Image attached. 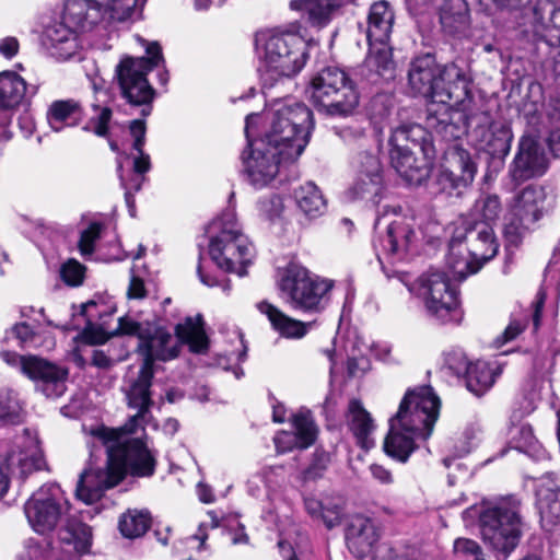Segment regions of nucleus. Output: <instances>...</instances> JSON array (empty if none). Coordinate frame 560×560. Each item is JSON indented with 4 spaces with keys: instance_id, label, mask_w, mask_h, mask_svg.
<instances>
[{
    "instance_id": "nucleus-1",
    "label": "nucleus",
    "mask_w": 560,
    "mask_h": 560,
    "mask_svg": "<svg viewBox=\"0 0 560 560\" xmlns=\"http://www.w3.org/2000/svg\"><path fill=\"white\" fill-rule=\"evenodd\" d=\"M259 115L245 118L247 148L242 152L243 174L256 189L268 186L281 168L293 164L310 142L314 128L312 110L301 102H278L266 116L262 135L252 138L250 131Z\"/></svg>"
},
{
    "instance_id": "nucleus-2",
    "label": "nucleus",
    "mask_w": 560,
    "mask_h": 560,
    "mask_svg": "<svg viewBox=\"0 0 560 560\" xmlns=\"http://www.w3.org/2000/svg\"><path fill=\"white\" fill-rule=\"evenodd\" d=\"M106 448V462L96 466L91 460L80 474L75 494L86 504L98 501L107 489L117 486L127 474L148 478L154 475L155 455L139 438H128L131 433L100 425L90 431Z\"/></svg>"
},
{
    "instance_id": "nucleus-3",
    "label": "nucleus",
    "mask_w": 560,
    "mask_h": 560,
    "mask_svg": "<svg viewBox=\"0 0 560 560\" xmlns=\"http://www.w3.org/2000/svg\"><path fill=\"white\" fill-rule=\"evenodd\" d=\"M431 110L429 128L441 140L451 142L467 136L469 144L487 155L490 172L497 174L503 168L514 138L510 124L493 120L489 112L476 108L471 94L453 114L444 106Z\"/></svg>"
},
{
    "instance_id": "nucleus-4",
    "label": "nucleus",
    "mask_w": 560,
    "mask_h": 560,
    "mask_svg": "<svg viewBox=\"0 0 560 560\" xmlns=\"http://www.w3.org/2000/svg\"><path fill=\"white\" fill-rule=\"evenodd\" d=\"M96 307L94 301L81 304V315L86 317V326L78 334L74 340L85 346L103 345L114 337L130 336L139 339L136 350H178L177 347H188V350H208L209 338L206 332V323L201 314L187 316L175 325L174 336L176 345L168 347L173 339L172 334L155 323H139L129 316L118 318V324L112 331L92 323L93 315L89 314L91 308Z\"/></svg>"
},
{
    "instance_id": "nucleus-5",
    "label": "nucleus",
    "mask_w": 560,
    "mask_h": 560,
    "mask_svg": "<svg viewBox=\"0 0 560 560\" xmlns=\"http://www.w3.org/2000/svg\"><path fill=\"white\" fill-rule=\"evenodd\" d=\"M440 407L441 400L430 385L408 389L398 411L389 419L385 453L397 462L406 463L417 448L416 441L431 436Z\"/></svg>"
},
{
    "instance_id": "nucleus-6",
    "label": "nucleus",
    "mask_w": 560,
    "mask_h": 560,
    "mask_svg": "<svg viewBox=\"0 0 560 560\" xmlns=\"http://www.w3.org/2000/svg\"><path fill=\"white\" fill-rule=\"evenodd\" d=\"M466 73L454 62L440 65L431 52L415 57L408 70V85L415 96L428 100L425 124L432 114L431 109L444 106L453 114L460 105H465L471 92Z\"/></svg>"
},
{
    "instance_id": "nucleus-7",
    "label": "nucleus",
    "mask_w": 560,
    "mask_h": 560,
    "mask_svg": "<svg viewBox=\"0 0 560 560\" xmlns=\"http://www.w3.org/2000/svg\"><path fill=\"white\" fill-rule=\"evenodd\" d=\"M255 48L262 93L283 78L300 73L310 57L308 44L292 31H260L255 36Z\"/></svg>"
},
{
    "instance_id": "nucleus-8",
    "label": "nucleus",
    "mask_w": 560,
    "mask_h": 560,
    "mask_svg": "<svg viewBox=\"0 0 560 560\" xmlns=\"http://www.w3.org/2000/svg\"><path fill=\"white\" fill-rule=\"evenodd\" d=\"M137 40L145 48L147 56L124 57L115 68L121 97L131 106H140L141 115L149 116L152 112V103L155 97V90L148 81V73L154 68L162 67L158 79L160 84L166 85L170 80L168 71L165 68V59L161 45L158 42H148L140 36Z\"/></svg>"
},
{
    "instance_id": "nucleus-9",
    "label": "nucleus",
    "mask_w": 560,
    "mask_h": 560,
    "mask_svg": "<svg viewBox=\"0 0 560 560\" xmlns=\"http://www.w3.org/2000/svg\"><path fill=\"white\" fill-rule=\"evenodd\" d=\"M499 249L493 229L487 223H472L463 220L455 228L448 244L446 265L453 275L466 279L492 259Z\"/></svg>"
},
{
    "instance_id": "nucleus-10",
    "label": "nucleus",
    "mask_w": 560,
    "mask_h": 560,
    "mask_svg": "<svg viewBox=\"0 0 560 560\" xmlns=\"http://www.w3.org/2000/svg\"><path fill=\"white\" fill-rule=\"evenodd\" d=\"M210 234L209 255L222 270L243 277L253 262L255 247L242 233L234 209H225L208 226Z\"/></svg>"
},
{
    "instance_id": "nucleus-11",
    "label": "nucleus",
    "mask_w": 560,
    "mask_h": 560,
    "mask_svg": "<svg viewBox=\"0 0 560 560\" xmlns=\"http://www.w3.org/2000/svg\"><path fill=\"white\" fill-rule=\"evenodd\" d=\"M310 101L329 116L347 117L359 105V92L349 75L338 67H326L311 80L306 90Z\"/></svg>"
},
{
    "instance_id": "nucleus-12",
    "label": "nucleus",
    "mask_w": 560,
    "mask_h": 560,
    "mask_svg": "<svg viewBox=\"0 0 560 560\" xmlns=\"http://www.w3.org/2000/svg\"><path fill=\"white\" fill-rule=\"evenodd\" d=\"M520 506L518 499L508 497L479 512L481 538L493 551L506 556L518 545L523 526Z\"/></svg>"
},
{
    "instance_id": "nucleus-13",
    "label": "nucleus",
    "mask_w": 560,
    "mask_h": 560,
    "mask_svg": "<svg viewBox=\"0 0 560 560\" xmlns=\"http://www.w3.org/2000/svg\"><path fill=\"white\" fill-rule=\"evenodd\" d=\"M178 352H143L139 370L136 375H128L125 378V393L127 406L137 409V413L131 416L122 425V430L129 433H137L139 429L143 430L144 424L149 423L151 417L152 399V380L162 369L160 362H165L177 358Z\"/></svg>"
},
{
    "instance_id": "nucleus-14",
    "label": "nucleus",
    "mask_w": 560,
    "mask_h": 560,
    "mask_svg": "<svg viewBox=\"0 0 560 560\" xmlns=\"http://www.w3.org/2000/svg\"><path fill=\"white\" fill-rule=\"evenodd\" d=\"M80 31H94V27L78 0H66L61 19L44 27L40 45L52 58L69 60L78 52Z\"/></svg>"
},
{
    "instance_id": "nucleus-15",
    "label": "nucleus",
    "mask_w": 560,
    "mask_h": 560,
    "mask_svg": "<svg viewBox=\"0 0 560 560\" xmlns=\"http://www.w3.org/2000/svg\"><path fill=\"white\" fill-rule=\"evenodd\" d=\"M334 287L331 280L312 276L310 271L295 262L283 270L279 289L287 302L303 312L319 313L329 302V293Z\"/></svg>"
},
{
    "instance_id": "nucleus-16",
    "label": "nucleus",
    "mask_w": 560,
    "mask_h": 560,
    "mask_svg": "<svg viewBox=\"0 0 560 560\" xmlns=\"http://www.w3.org/2000/svg\"><path fill=\"white\" fill-rule=\"evenodd\" d=\"M452 280L463 281L455 277L447 265V271L430 268L422 273L412 285V291L422 299L431 316L442 323L457 322L459 317L458 292Z\"/></svg>"
},
{
    "instance_id": "nucleus-17",
    "label": "nucleus",
    "mask_w": 560,
    "mask_h": 560,
    "mask_svg": "<svg viewBox=\"0 0 560 560\" xmlns=\"http://www.w3.org/2000/svg\"><path fill=\"white\" fill-rule=\"evenodd\" d=\"M546 198L545 188L533 184L511 198L503 224L504 237L510 244L517 245L530 226L547 213Z\"/></svg>"
},
{
    "instance_id": "nucleus-18",
    "label": "nucleus",
    "mask_w": 560,
    "mask_h": 560,
    "mask_svg": "<svg viewBox=\"0 0 560 560\" xmlns=\"http://www.w3.org/2000/svg\"><path fill=\"white\" fill-rule=\"evenodd\" d=\"M2 360L35 383L36 390L47 398H58L67 389L68 368L36 354L0 352Z\"/></svg>"
},
{
    "instance_id": "nucleus-19",
    "label": "nucleus",
    "mask_w": 560,
    "mask_h": 560,
    "mask_svg": "<svg viewBox=\"0 0 560 560\" xmlns=\"http://www.w3.org/2000/svg\"><path fill=\"white\" fill-rule=\"evenodd\" d=\"M533 12L535 52L560 73V0H537Z\"/></svg>"
},
{
    "instance_id": "nucleus-20",
    "label": "nucleus",
    "mask_w": 560,
    "mask_h": 560,
    "mask_svg": "<svg viewBox=\"0 0 560 560\" xmlns=\"http://www.w3.org/2000/svg\"><path fill=\"white\" fill-rule=\"evenodd\" d=\"M44 466L45 460L36 432L24 429L23 433L15 438L12 448L7 454L4 466L0 458V497L8 491L9 476L24 480Z\"/></svg>"
},
{
    "instance_id": "nucleus-21",
    "label": "nucleus",
    "mask_w": 560,
    "mask_h": 560,
    "mask_svg": "<svg viewBox=\"0 0 560 560\" xmlns=\"http://www.w3.org/2000/svg\"><path fill=\"white\" fill-rule=\"evenodd\" d=\"M83 7L94 31L110 37L117 24L133 22L142 14L147 0H78Z\"/></svg>"
},
{
    "instance_id": "nucleus-22",
    "label": "nucleus",
    "mask_w": 560,
    "mask_h": 560,
    "mask_svg": "<svg viewBox=\"0 0 560 560\" xmlns=\"http://www.w3.org/2000/svg\"><path fill=\"white\" fill-rule=\"evenodd\" d=\"M69 503L56 483L44 485L26 501L24 511L32 528L46 534L56 528L67 514Z\"/></svg>"
},
{
    "instance_id": "nucleus-23",
    "label": "nucleus",
    "mask_w": 560,
    "mask_h": 560,
    "mask_svg": "<svg viewBox=\"0 0 560 560\" xmlns=\"http://www.w3.org/2000/svg\"><path fill=\"white\" fill-rule=\"evenodd\" d=\"M547 168L548 160L540 143L529 135L522 136L509 166L510 189H515L528 179L542 176Z\"/></svg>"
},
{
    "instance_id": "nucleus-24",
    "label": "nucleus",
    "mask_w": 560,
    "mask_h": 560,
    "mask_svg": "<svg viewBox=\"0 0 560 560\" xmlns=\"http://www.w3.org/2000/svg\"><path fill=\"white\" fill-rule=\"evenodd\" d=\"M383 189V172L378 158L368 152H361L358 155L355 177L348 189L349 198L352 200L365 199L376 206Z\"/></svg>"
},
{
    "instance_id": "nucleus-25",
    "label": "nucleus",
    "mask_w": 560,
    "mask_h": 560,
    "mask_svg": "<svg viewBox=\"0 0 560 560\" xmlns=\"http://www.w3.org/2000/svg\"><path fill=\"white\" fill-rule=\"evenodd\" d=\"M129 131L133 138L132 149L137 152L133 156L132 173L128 175L124 173L120 160L117 161V173L125 192L130 190L135 195L141 189L145 180V173L151 168V161L150 155L143 151L147 132L145 121L143 119L131 120Z\"/></svg>"
},
{
    "instance_id": "nucleus-26",
    "label": "nucleus",
    "mask_w": 560,
    "mask_h": 560,
    "mask_svg": "<svg viewBox=\"0 0 560 560\" xmlns=\"http://www.w3.org/2000/svg\"><path fill=\"white\" fill-rule=\"evenodd\" d=\"M548 295H552L557 301L560 296V271H559V280L553 284H547V280H545L544 284L540 287L536 294V300L532 304V311H524L520 314L513 315L510 324L504 329V331L499 335L492 342L494 348H501L508 342L514 340L523 330L529 322V318L533 324V329L536 331L540 325L541 311L545 304V301Z\"/></svg>"
},
{
    "instance_id": "nucleus-27",
    "label": "nucleus",
    "mask_w": 560,
    "mask_h": 560,
    "mask_svg": "<svg viewBox=\"0 0 560 560\" xmlns=\"http://www.w3.org/2000/svg\"><path fill=\"white\" fill-rule=\"evenodd\" d=\"M535 497L542 528L560 529V479L556 472H546L538 479Z\"/></svg>"
},
{
    "instance_id": "nucleus-28",
    "label": "nucleus",
    "mask_w": 560,
    "mask_h": 560,
    "mask_svg": "<svg viewBox=\"0 0 560 560\" xmlns=\"http://www.w3.org/2000/svg\"><path fill=\"white\" fill-rule=\"evenodd\" d=\"M452 170L441 172L439 182L444 189H460L469 186L477 173V164L468 150L454 144L447 151Z\"/></svg>"
},
{
    "instance_id": "nucleus-29",
    "label": "nucleus",
    "mask_w": 560,
    "mask_h": 560,
    "mask_svg": "<svg viewBox=\"0 0 560 560\" xmlns=\"http://www.w3.org/2000/svg\"><path fill=\"white\" fill-rule=\"evenodd\" d=\"M361 83L365 86L382 89L396 77V66L388 48L370 50L360 67Z\"/></svg>"
},
{
    "instance_id": "nucleus-30",
    "label": "nucleus",
    "mask_w": 560,
    "mask_h": 560,
    "mask_svg": "<svg viewBox=\"0 0 560 560\" xmlns=\"http://www.w3.org/2000/svg\"><path fill=\"white\" fill-rule=\"evenodd\" d=\"M345 536L348 549L357 558L368 556L380 538L374 522L362 514H354L349 517Z\"/></svg>"
},
{
    "instance_id": "nucleus-31",
    "label": "nucleus",
    "mask_w": 560,
    "mask_h": 560,
    "mask_svg": "<svg viewBox=\"0 0 560 560\" xmlns=\"http://www.w3.org/2000/svg\"><path fill=\"white\" fill-rule=\"evenodd\" d=\"M295 433L281 432L273 439L277 451L285 453L294 447L306 448L316 439L317 429L308 410H301L292 419Z\"/></svg>"
},
{
    "instance_id": "nucleus-32",
    "label": "nucleus",
    "mask_w": 560,
    "mask_h": 560,
    "mask_svg": "<svg viewBox=\"0 0 560 560\" xmlns=\"http://www.w3.org/2000/svg\"><path fill=\"white\" fill-rule=\"evenodd\" d=\"M37 93V86H27L25 80L14 71L0 72V109L9 110L28 104Z\"/></svg>"
},
{
    "instance_id": "nucleus-33",
    "label": "nucleus",
    "mask_w": 560,
    "mask_h": 560,
    "mask_svg": "<svg viewBox=\"0 0 560 560\" xmlns=\"http://www.w3.org/2000/svg\"><path fill=\"white\" fill-rule=\"evenodd\" d=\"M504 366L505 362L498 360L492 362L477 360L475 362L470 361L468 366L462 364L458 369L466 370L465 381L467 389L476 396H481L493 386Z\"/></svg>"
},
{
    "instance_id": "nucleus-34",
    "label": "nucleus",
    "mask_w": 560,
    "mask_h": 560,
    "mask_svg": "<svg viewBox=\"0 0 560 560\" xmlns=\"http://www.w3.org/2000/svg\"><path fill=\"white\" fill-rule=\"evenodd\" d=\"M436 136L427 125H405L396 128L389 139L390 145H408L411 143L413 148H418L424 159L430 161L435 158V149L432 137Z\"/></svg>"
},
{
    "instance_id": "nucleus-35",
    "label": "nucleus",
    "mask_w": 560,
    "mask_h": 560,
    "mask_svg": "<svg viewBox=\"0 0 560 560\" xmlns=\"http://www.w3.org/2000/svg\"><path fill=\"white\" fill-rule=\"evenodd\" d=\"M346 422L359 446L365 450L373 446L374 441L372 434L375 431L374 420L371 413L363 407L361 400L351 399L349 401L346 412Z\"/></svg>"
},
{
    "instance_id": "nucleus-36",
    "label": "nucleus",
    "mask_w": 560,
    "mask_h": 560,
    "mask_svg": "<svg viewBox=\"0 0 560 560\" xmlns=\"http://www.w3.org/2000/svg\"><path fill=\"white\" fill-rule=\"evenodd\" d=\"M390 163L399 176L409 185H420L428 176L425 165L419 162L409 145H392Z\"/></svg>"
},
{
    "instance_id": "nucleus-37",
    "label": "nucleus",
    "mask_w": 560,
    "mask_h": 560,
    "mask_svg": "<svg viewBox=\"0 0 560 560\" xmlns=\"http://www.w3.org/2000/svg\"><path fill=\"white\" fill-rule=\"evenodd\" d=\"M440 23L451 36L465 35L469 28V9L466 0H444L439 7Z\"/></svg>"
},
{
    "instance_id": "nucleus-38",
    "label": "nucleus",
    "mask_w": 560,
    "mask_h": 560,
    "mask_svg": "<svg viewBox=\"0 0 560 560\" xmlns=\"http://www.w3.org/2000/svg\"><path fill=\"white\" fill-rule=\"evenodd\" d=\"M394 24V12L388 2L378 1L371 5L368 15L366 38L370 44H386Z\"/></svg>"
},
{
    "instance_id": "nucleus-39",
    "label": "nucleus",
    "mask_w": 560,
    "mask_h": 560,
    "mask_svg": "<svg viewBox=\"0 0 560 560\" xmlns=\"http://www.w3.org/2000/svg\"><path fill=\"white\" fill-rule=\"evenodd\" d=\"M84 113L81 104L73 100L54 101L46 113L49 127L56 131H62L68 127L78 126L83 119Z\"/></svg>"
},
{
    "instance_id": "nucleus-40",
    "label": "nucleus",
    "mask_w": 560,
    "mask_h": 560,
    "mask_svg": "<svg viewBox=\"0 0 560 560\" xmlns=\"http://www.w3.org/2000/svg\"><path fill=\"white\" fill-rule=\"evenodd\" d=\"M103 228L104 225L101 222H92L81 232L78 248L84 259H92L96 252V241L100 240ZM96 259L104 261L122 259L119 242L116 240L110 244V250L108 253H102V247H100L97 249Z\"/></svg>"
},
{
    "instance_id": "nucleus-41",
    "label": "nucleus",
    "mask_w": 560,
    "mask_h": 560,
    "mask_svg": "<svg viewBox=\"0 0 560 560\" xmlns=\"http://www.w3.org/2000/svg\"><path fill=\"white\" fill-rule=\"evenodd\" d=\"M341 4L342 0H292L289 7L293 11L303 12L312 26L324 27Z\"/></svg>"
},
{
    "instance_id": "nucleus-42",
    "label": "nucleus",
    "mask_w": 560,
    "mask_h": 560,
    "mask_svg": "<svg viewBox=\"0 0 560 560\" xmlns=\"http://www.w3.org/2000/svg\"><path fill=\"white\" fill-rule=\"evenodd\" d=\"M525 402V408L514 409L512 411L510 416V425L508 429L510 444L513 448L521 452H527L532 448H535L537 443L532 427L528 423L522 422L523 417L529 415L533 411L530 404L528 401Z\"/></svg>"
},
{
    "instance_id": "nucleus-43",
    "label": "nucleus",
    "mask_w": 560,
    "mask_h": 560,
    "mask_svg": "<svg viewBox=\"0 0 560 560\" xmlns=\"http://www.w3.org/2000/svg\"><path fill=\"white\" fill-rule=\"evenodd\" d=\"M304 506L313 520L322 521L328 529L338 526L341 522L343 508L339 499L307 497L304 499Z\"/></svg>"
},
{
    "instance_id": "nucleus-44",
    "label": "nucleus",
    "mask_w": 560,
    "mask_h": 560,
    "mask_svg": "<svg viewBox=\"0 0 560 560\" xmlns=\"http://www.w3.org/2000/svg\"><path fill=\"white\" fill-rule=\"evenodd\" d=\"M258 311L266 315L272 328L287 338H301L307 332L310 324L293 319L267 301L257 303Z\"/></svg>"
},
{
    "instance_id": "nucleus-45",
    "label": "nucleus",
    "mask_w": 560,
    "mask_h": 560,
    "mask_svg": "<svg viewBox=\"0 0 560 560\" xmlns=\"http://www.w3.org/2000/svg\"><path fill=\"white\" fill-rule=\"evenodd\" d=\"M416 238V232L405 220H394L387 226L385 237L382 240L384 249L390 255L405 254Z\"/></svg>"
},
{
    "instance_id": "nucleus-46",
    "label": "nucleus",
    "mask_w": 560,
    "mask_h": 560,
    "mask_svg": "<svg viewBox=\"0 0 560 560\" xmlns=\"http://www.w3.org/2000/svg\"><path fill=\"white\" fill-rule=\"evenodd\" d=\"M63 544L72 545L79 553H88L92 542V529L77 518H68L66 526L59 533Z\"/></svg>"
},
{
    "instance_id": "nucleus-47",
    "label": "nucleus",
    "mask_w": 560,
    "mask_h": 560,
    "mask_svg": "<svg viewBox=\"0 0 560 560\" xmlns=\"http://www.w3.org/2000/svg\"><path fill=\"white\" fill-rule=\"evenodd\" d=\"M502 212V202L497 194H481L470 210L472 223H487L491 226Z\"/></svg>"
},
{
    "instance_id": "nucleus-48",
    "label": "nucleus",
    "mask_w": 560,
    "mask_h": 560,
    "mask_svg": "<svg viewBox=\"0 0 560 560\" xmlns=\"http://www.w3.org/2000/svg\"><path fill=\"white\" fill-rule=\"evenodd\" d=\"M294 197L300 210L308 217L319 215L326 208V201L320 190L313 183L300 186L295 190Z\"/></svg>"
},
{
    "instance_id": "nucleus-49",
    "label": "nucleus",
    "mask_w": 560,
    "mask_h": 560,
    "mask_svg": "<svg viewBox=\"0 0 560 560\" xmlns=\"http://www.w3.org/2000/svg\"><path fill=\"white\" fill-rule=\"evenodd\" d=\"M24 408L19 394L11 388L0 389V422L19 424L23 421Z\"/></svg>"
},
{
    "instance_id": "nucleus-50",
    "label": "nucleus",
    "mask_w": 560,
    "mask_h": 560,
    "mask_svg": "<svg viewBox=\"0 0 560 560\" xmlns=\"http://www.w3.org/2000/svg\"><path fill=\"white\" fill-rule=\"evenodd\" d=\"M150 525V514L143 510H128L119 518V530L127 538H137L144 535Z\"/></svg>"
},
{
    "instance_id": "nucleus-51",
    "label": "nucleus",
    "mask_w": 560,
    "mask_h": 560,
    "mask_svg": "<svg viewBox=\"0 0 560 560\" xmlns=\"http://www.w3.org/2000/svg\"><path fill=\"white\" fill-rule=\"evenodd\" d=\"M256 210L262 220L273 223L284 210L283 199L275 192L260 196L256 201Z\"/></svg>"
},
{
    "instance_id": "nucleus-52",
    "label": "nucleus",
    "mask_w": 560,
    "mask_h": 560,
    "mask_svg": "<svg viewBox=\"0 0 560 560\" xmlns=\"http://www.w3.org/2000/svg\"><path fill=\"white\" fill-rule=\"evenodd\" d=\"M92 108L95 114L89 118L82 129L86 132H93L97 137H108L113 115L112 109L107 106L102 107L97 104H93Z\"/></svg>"
},
{
    "instance_id": "nucleus-53",
    "label": "nucleus",
    "mask_w": 560,
    "mask_h": 560,
    "mask_svg": "<svg viewBox=\"0 0 560 560\" xmlns=\"http://www.w3.org/2000/svg\"><path fill=\"white\" fill-rule=\"evenodd\" d=\"M201 354L210 353V358L214 359V365L224 371H232L235 378L240 380L244 372L240 364L247 358V352H200Z\"/></svg>"
},
{
    "instance_id": "nucleus-54",
    "label": "nucleus",
    "mask_w": 560,
    "mask_h": 560,
    "mask_svg": "<svg viewBox=\"0 0 560 560\" xmlns=\"http://www.w3.org/2000/svg\"><path fill=\"white\" fill-rule=\"evenodd\" d=\"M37 332L27 323L22 322L13 325L5 331L4 340H15L19 348L37 347Z\"/></svg>"
},
{
    "instance_id": "nucleus-55",
    "label": "nucleus",
    "mask_w": 560,
    "mask_h": 560,
    "mask_svg": "<svg viewBox=\"0 0 560 560\" xmlns=\"http://www.w3.org/2000/svg\"><path fill=\"white\" fill-rule=\"evenodd\" d=\"M86 268L74 258H69L60 266V278L69 287H79L83 283Z\"/></svg>"
},
{
    "instance_id": "nucleus-56",
    "label": "nucleus",
    "mask_w": 560,
    "mask_h": 560,
    "mask_svg": "<svg viewBox=\"0 0 560 560\" xmlns=\"http://www.w3.org/2000/svg\"><path fill=\"white\" fill-rule=\"evenodd\" d=\"M330 463V454L322 448H316L310 466L305 469L306 479H316L323 476Z\"/></svg>"
},
{
    "instance_id": "nucleus-57",
    "label": "nucleus",
    "mask_w": 560,
    "mask_h": 560,
    "mask_svg": "<svg viewBox=\"0 0 560 560\" xmlns=\"http://www.w3.org/2000/svg\"><path fill=\"white\" fill-rule=\"evenodd\" d=\"M369 348V350H388L386 346L381 343L366 345L365 340L358 334L355 329L348 330L345 336V343L342 350H362Z\"/></svg>"
},
{
    "instance_id": "nucleus-58",
    "label": "nucleus",
    "mask_w": 560,
    "mask_h": 560,
    "mask_svg": "<svg viewBox=\"0 0 560 560\" xmlns=\"http://www.w3.org/2000/svg\"><path fill=\"white\" fill-rule=\"evenodd\" d=\"M532 362L534 372L537 375L545 376L552 372L556 358L552 352H535Z\"/></svg>"
},
{
    "instance_id": "nucleus-59",
    "label": "nucleus",
    "mask_w": 560,
    "mask_h": 560,
    "mask_svg": "<svg viewBox=\"0 0 560 560\" xmlns=\"http://www.w3.org/2000/svg\"><path fill=\"white\" fill-rule=\"evenodd\" d=\"M481 551L478 542L472 539L458 538L454 541V552L463 560H469L477 555H481Z\"/></svg>"
},
{
    "instance_id": "nucleus-60",
    "label": "nucleus",
    "mask_w": 560,
    "mask_h": 560,
    "mask_svg": "<svg viewBox=\"0 0 560 560\" xmlns=\"http://www.w3.org/2000/svg\"><path fill=\"white\" fill-rule=\"evenodd\" d=\"M444 362L446 368L455 375L466 374V370H459L458 366L462 364L468 366L470 361L467 360L465 352H446Z\"/></svg>"
},
{
    "instance_id": "nucleus-61",
    "label": "nucleus",
    "mask_w": 560,
    "mask_h": 560,
    "mask_svg": "<svg viewBox=\"0 0 560 560\" xmlns=\"http://www.w3.org/2000/svg\"><path fill=\"white\" fill-rule=\"evenodd\" d=\"M201 255L199 256V264L197 267V275L199 280L207 287H222L224 291L230 290V281L228 279L219 280L215 276L208 275L203 271L201 266Z\"/></svg>"
},
{
    "instance_id": "nucleus-62",
    "label": "nucleus",
    "mask_w": 560,
    "mask_h": 560,
    "mask_svg": "<svg viewBox=\"0 0 560 560\" xmlns=\"http://www.w3.org/2000/svg\"><path fill=\"white\" fill-rule=\"evenodd\" d=\"M370 368L369 359L360 353L357 357L347 358V370L350 376L357 375L359 372H364Z\"/></svg>"
},
{
    "instance_id": "nucleus-63",
    "label": "nucleus",
    "mask_w": 560,
    "mask_h": 560,
    "mask_svg": "<svg viewBox=\"0 0 560 560\" xmlns=\"http://www.w3.org/2000/svg\"><path fill=\"white\" fill-rule=\"evenodd\" d=\"M126 357L113 359L106 354V352H92L91 364L97 369L108 370L115 363L124 361Z\"/></svg>"
},
{
    "instance_id": "nucleus-64",
    "label": "nucleus",
    "mask_w": 560,
    "mask_h": 560,
    "mask_svg": "<svg viewBox=\"0 0 560 560\" xmlns=\"http://www.w3.org/2000/svg\"><path fill=\"white\" fill-rule=\"evenodd\" d=\"M372 477L382 485H392L394 476L389 469L380 464H372L370 466Z\"/></svg>"
}]
</instances>
